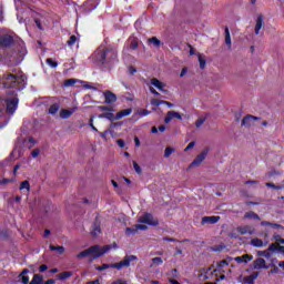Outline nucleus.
<instances>
[{"instance_id": "nucleus-56", "label": "nucleus", "mask_w": 284, "mask_h": 284, "mask_svg": "<svg viewBox=\"0 0 284 284\" xmlns=\"http://www.w3.org/2000/svg\"><path fill=\"white\" fill-rule=\"evenodd\" d=\"M116 144L119 145V148H125V141H123V139H119L116 141Z\"/></svg>"}, {"instance_id": "nucleus-39", "label": "nucleus", "mask_w": 284, "mask_h": 284, "mask_svg": "<svg viewBox=\"0 0 284 284\" xmlns=\"http://www.w3.org/2000/svg\"><path fill=\"white\" fill-rule=\"evenodd\" d=\"M101 139H103L104 141H108V134H114L113 130H105L104 132H100L99 133Z\"/></svg>"}, {"instance_id": "nucleus-45", "label": "nucleus", "mask_w": 284, "mask_h": 284, "mask_svg": "<svg viewBox=\"0 0 284 284\" xmlns=\"http://www.w3.org/2000/svg\"><path fill=\"white\" fill-rule=\"evenodd\" d=\"M100 112H114V108L101 105L99 106Z\"/></svg>"}, {"instance_id": "nucleus-32", "label": "nucleus", "mask_w": 284, "mask_h": 284, "mask_svg": "<svg viewBox=\"0 0 284 284\" xmlns=\"http://www.w3.org/2000/svg\"><path fill=\"white\" fill-rule=\"evenodd\" d=\"M163 241H166V243H190V240L179 241V240L173 239V237H163Z\"/></svg>"}, {"instance_id": "nucleus-14", "label": "nucleus", "mask_w": 284, "mask_h": 284, "mask_svg": "<svg viewBox=\"0 0 284 284\" xmlns=\"http://www.w3.org/2000/svg\"><path fill=\"white\" fill-rule=\"evenodd\" d=\"M254 121H258V118L254 116V115H250L247 114L246 116H244L242 119V123L241 125L243 128H250V125H252L254 123Z\"/></svg>"}, {"instance_id": "nucleus-44", "label": "nucleus", "mask_w": 284, "mask_h": 284, "mask_svg": "<svg viewBox=\"0 0 284 284\" xmlns=\"http://www.w3.org/2000/svg\"><path fill=\"white\" fill-rule=\"evenodd\" d=\"M227 265H230V262L227 260H222V261L217 262V267L220 270H223V267H226Z\"/></svg>"}, {"instance_id": "nucleus-12", "label": "nucleus", "mask_w": 284, "mask_h": 284, "mask_svg": "<svg viewBox=\"0 0 284 284\" xmlns=\"http://www.w3.org/2000/svg\"><path fill=\"white\" fill-rule=\"evenodd\" d=\"M104 103L112 104L116 103V94L110 90L103 92Z\"/></svg>"}, {"instance_id": "nucleus-46", "label": "nucleus", "mask_w": 284, "mask_h": 284, "mask_svg": "<svg viewBox=\"0 0 284 284\" xmlns=\"http://www.w3.org/2000/svg\"><path fill=\"white\" fill-rule=\"evenodd\" d=\"M199 63H200V69L205 70V65H206L207 61L205 59H203L201 55H199Z\"/></svg>"}, {"instance_id": "nucleus-13", "label": "nucleus", "mask_w": 284, "mask_h": 284, "mask_svg": "<svg viewBox=\"0 0 284 284\" xmlns=\"http://www.w3.org/2000/svg\"><path fill=\"white\" fill-rule=\"evenodd\" d=\"M172 119H178L179 121H182L183 115H181V113H179L176 111H169L164 119V123H170L172 121Z\"/></svg>"}, {"instance_id": "nucleus-28", "label": "nucleus", "mask_w": 284, "mask_h": 284, "mask_svg": "<svg viewBox=\"0 0 284 284\" xmlns=\"http://www.w3.org/2000/svg\"><path fill=\"white\" fill-rule=\"evenodd\" d=\"M71 276H73V273L71 271H64L58 274L57 278H59V281H67V278H70Z\"/></svg>"}, {"instance_id": "nucleus-40", "label": "nucleus", "mask_w": 284, "mask_h": 284, "mask_svg": "<svg viewBox=\"0 0 284 284\" xmlns=\"http://www.w3.org/2000/svg\"><path fill=\"white\" fill-rule=\"evenodd\" d=\"M77 41H78L77 36H71L69 38V40L67 41V45H69V48H72V45H74V43H77Z\"/></svg>"}, {"instance_id": "nucleus-23", "label": "nucleus", "mask_w": 284, "mask_h": 284, "mask_svg": "<svg viewBox=\"0 0 284 284\" xmlns=\"http://www.w3.org/2000/svg\"><path fill=\"white\" fill-rule=\"evenodd\" d=\"M254 256L250 254H244L242 256L235 257V261L237 263H250V261H253Z\"/></svg>"}, {"instance_id": "nucleus-35", "label": "nucleus", "mask_w": 284, "mask_h": 284, "mask_svg": "<svg viewBox=\"0 0 284 284\" xmlns=\"http://www.w3.org/2000/svg\"><path fill=\"white\" fill-rule=\"evenodd\" d=\"M59 108H60L59 103L52 104L49 108V114H52V115L57 114V112H59Z\"/></svg>"}, {"instance_id": "nucleus-30", "label": "nucleus", "mask_w": 284, "mask_h": 284, "mask_svg": "<svg viewBox=\"0 0 284 284\" xmlns=\"http://www.w3.org/2000/svg\"><path fill=\"white\" fill-rule=\"evenodd\" d=\"M29 284H43V275L34 274Z\"/></svg>"}, {"instance_id": "nucleus-59", "label": "nucleus", "mask_w": 284, "mask_h": 284, "mask_svg": "<svg viewBox=\"0 0 284 284\" xmlns=\"http://www.w3.org/2000/svg\"><path fill=\"white\" fill-rule=\"evenodd\" d=\"M0 239H8V231H0Z\"/></svg>"}, {"instance_id": "nucleus-60", "label": "nucleus", "mask_w": 284, "mask_h": 284, "mask_svg": "<svg viewBox=\"0 0 284 284\" xmlns=\"http://www.w3.org/2000/svg\"><path fill=\"white\" fill-rule=\"evenodd\" d=\"M271 267H273V268L270 271L271 274H278V266L271 265Z\"/></svg>"}, {"instance_id": "nucleus-36", "label": "nucleus", "mask_w": 284, "mask_h": 284, "mask_svg": "<svg viewBox=\"0 0 284 284\" xmlns=\"http://www.w3.org/2000/svg\"><path fill=\"white\" fill-rule=\"evenodd\" d=\"M136 232H138V229L135 226L125 229L126 236H134V234H136Z\"/></svg>"}, {"instance_id": "nucleus-64", "label": "nucleus", "mask_w": 284, "mask_h": 284, "mask_svg": "<svg viewBox=\"0 0 284 284\" xmlns=\"http://www.w3.org/2000/svg\"><path fill=\"white\" fill-rule=\"evenodd\" d=\"M85 284H101V282L99 281V278L93 280V281H89Z\"/></svg>"}, {"instance_id": "nucleus-62", "label": "nucleus", "mask_w": 284, "mask_h": 284, "mask_svg": "<svg viewBox=\"0 0 284 284\" xmlns=\"http://www.w3.org/2000/svg\"><path fill=\"white\" fill-rule=\"evenodd\" d=\"M275 241H277V243H281L282 245H284V239H282L280 235L274 236Z\"/></svg>"}, {"instance_id": "nucleus-49", "label": "nucleus", "mask_w": 284, "mask_h": 284, "mask_svg": "<svg viewBox=\"0 0 284 284\" xmlns=\"http://www.w3.org/2000/svg\"><path fill=\"white\" fill-rule=\"evenodd\" d=\"M133 168H134L136 174H141L142 170H141V166L139 165V163L133 162Z\"/></svg>"}, {"instance_id": "nucleus-37", "label": "nucleus", "mask_w": 284, "mask_h": 284, "mask_svg": "<svg viewBox=\"0 0 284 284\" xmlns=\"http://www.w3.org/2000/svg\"><path fill=\"white\" fill-rule=\"evenodd\" d=\"M77 83V79H67L63 83L64 88H72Z\"/></svg>"}, {"instance_id": "nucleus-4", "label": "nucleus", "mask_w": 284, "mask_h": 284, "mask_svg": "<svg viewBox=\"0 0 284 284\" xmlns=\"http://www.w3.org/2000/svg\"><path fill=\"white\" fill-rule=\"evenodd\" d=\"M131 261H139L136 255H125L123 261L114 264H102L101 266L95 267L98 272H103L104 270H123V267H130Z\"/></svg>"}, {"instance_id": "nucleus-41", "label": "nucleus", "mask_w": 284, "mask_h": 284, "mask_svg": "<svg viewBox=\"0 0 284 284\" xmlns=\"http://www.w3.org/2000/svg\"><path fill=\"white\" fill-rule=\"evenodd\" d=\"M265 185L266 187H272V190H283V185H276L272 182H266Z\"/></svg>"}, {"instance_id": "nucleus-17", "label": "nucleus", "mask_w": 284, "mask_h": 284, "mask_svg": "<svg viewBox=\"0 0 284 284\" xmlns=\"http://www.w3.org/2000/svg\"><path fill=\"white\" fill-rule=\"evenodd\" d=\"M151 85H153L154 88H156L158 90H160V92H166L165 91V84L163 82H161V80L153 78L151 79Z\"/></svg>"}, {"instance_id": "nucleus-33", "label": "nucleus", "mask_w": 284, "mask_h": 284, "mask_svg": "<svg viewBox=\"0 0 284 284\" xmlns=\"http://www.w3.org/2000/svg\"><path fill=\"white\" fill-rule=\"evenodd\" d=\"M152 264L150 265V267H154L158 265H163V258L162 257H153L152 260Z\"/></svg>"}, {"instance_id": "nucleus-57", "label": "nucleus", "mask_w": 284, "mask_h": 284, "mask_svg": "<svg viewBox=\"0 0 284 284\" xmlns=\"http://www.w3.org/2000/svg\"><path fill=\"white\" fill-rule=\"evenodd\" d=\"M121 125H123V122H112L111 124H110V128L112 129V128H119V126H121Z\"/></svg>"}, {"instance_id": "nucleus-43", "label": "nucleus", "mask_w": 284, "mask_h": 284, "mask_svg": "<svg viewBox=\"0 0 284 284\" xmlns=\"http://www.w3.org/2000/svg\"><path fill=\"white\" fill-rule=\"evenodd\" d=\"M20 190H28L30 192V182L28 180L21 182Z\"/></svg>"}, {"instance_id": "nucleus-42", "label": "nucleus", "mask_w": 284, "mask_h": 284, "mask_svg": "<svg viewBox=\"0 0 284 284\" xmlns=\"http://www.w3.org/2000/svg\"><path fill=\"white\" fill-rule=\"evenodd\" d=\"M47 64H49L50 68H58L59 67V62L54 61L52 58L47 59Z\"/></svg>"}, {"instance_id": "nucleus-38", "label": "nucleus", "mask_w": 284, "mask_h": 284, "mask_svg": "<svg viewBox=\"0 0 284 284\" xmlns=\"http://www.w3.org/2000/svg\"><path fill=\"white\" fill-rule=\"evenodd\" d=\"M149 43H153L155 45V48H160L161 47V40H159V38L156 37H152L149 39Z\"/></svg>"}, {"instance_id": "nucleus-7", "label": "nucleus", "mask_w": 284, "mask_h": 284, "mask_svg": "<svg viewBox=\"0 0 284 284\" xmlns=\"http://www.w3.org/2000/svg\"><path fill=\"white\" fill-rule=\"evenodd\" d=\"M260 225H262V227H265L264 233H263L264 239H270V229L268 227H272V230H284L283 225L267 222V221H262L260 223Z\"/></svg>"}, {"instance_id": "nucleus-31", "label": "nucleus", "mask_w": 284, "mask_h": 284, "mask_svg": "<svg viewBox=\"0 0 284 284\" xmlns=\"http://www.w3.org/2000/svg\"><path fill=\"white\" fill-rule=\"evenodd\" d=\"M51 252H58L59 254H63L65 252V247L63 246H54L52 244L49 245Z\"/></svg>"}, {"instance_id": "nucleus-52", "label": "nucleus", "mask_w": 284, "mask_h": 284, "mask_svg": "<svg viewBox=\"0 0 284 284\" xmlns=\"http://www.w3.org/2000/svg\"><path fill=\"white\" fill-rule=\"evenodd\" d=\"M151 113V111L143 109L139 112L140 116H148Z\"/></svg>"}, {"instance_id": "nucleus-5", "label": "nucleus", "mask_w": 284, "mask_h": 284, "mask_svg": "<svg viewBox=\"0 0 284 284\" xmlns=\"http://www.w3.org/2000/svg\"><path fill=\"white\" fill-rule=\"evenodd\" d=\"M14 43V37L10 33H2L0 34V49L8 50V48H12Z\"/></svg>"}, {"instance_id": "nucleus-29", "label": "nucleus", "mask_w": 284, "mask_h": 284, "mask_svg": "<svg viewBox=\"0 0 284 284\" xmlns=\"http://www.w3.org/2000/svg\"><path fill=\"white\" fill-rule=\"evenodd\" d=\"M99 234H101V225H99L97 222H94L92 225L91 235H93V237H97V236H99Z\"/></svg>"}, {"instance_id": "nucleus-16", "label": "nucleus", "mask_w": 284, "mask_h": 284, "mask_svg": "<svg viewBox=\"0 0 284 284\" xmlns=\"http://www.w3.org/2000/svg\"><path fill=\"white\" fill-rule=\"evenodd\" d=\"M97 6H99V3H97V0H87L83 3V8L87 12H92V10H97Z\"/></svg>"}, {"instance_id": "nucleus-58", "label": "nucleus", "mask_w": 284, "mask_h": 284, "mask_svg": "<svg viewBox=\"0 0 284 284\" xmlns=\"http://www.w3.org/2000/svg\"><path fill=\"white\" fill-rule=\"evenodd\" d=\"M111 284H128V281L120 278V280L113 281Z\"/></svg>"}, {"instance_id": "nucleus-3", "label": "nucleus", "mask_w": 284, "mask_h": 284, "mask_svg": "<svg viewBox=\"0 0 284 284\" xmlns=\"http://www.w3.org/2000/svg\"><path fill=\"white\" fill-rule=\"evenodd\" d=\"M112 250L111 245H104L102 248L100 245H93L82 252H80L75 257L81 261V258L91 257L90 261H97V258H101L103 254H108Z\"/></svg>"}, {"instance_id": "nucleus-9", "label": "nucleus", "mask_w": 284, "mask_h": 284, "mask_svg": "<svg viewBox=\"0 0 284 284\" xmlns=\"http://www.w3.org/2000/svg\"><path fill=\"white\" fill-rule=\"evenodd\" d=\"M209 150L202 151L190 164V168H199L203 163L204 159H207Z\"/></svg>"}, {"instance_id": "nucleus-18", "label": "nucleus", "mask_w": 284, "mask_h": 284, "mask_svg": "<svg viewBox=\"0 0 284 284\" xmlns=\"http://www.w3.org/2000/svg\"><path fill=\"white\" fill-rule=\"evenodd\" d=\"M237 232H239V234H242V235H245V234L252 235V234H254V229L250 225H245V226H240L237 229Z\"/></svg>"}, {"instance_id": "nucleus-55", "label": "nucleus", "mask_w": 284, "mask_h": 284, "mask_svg": "<svg viewBox=\"0 0 284 284\" xmlns=\"http://www.w3.org/2000/svg\"><path fill=\"white\" fill-rule=\"evenodd\" d=\"M135 227H136L138 231L139 230H142V231L148 230V225H144V224H135Z\"/></svg>"}, {"instance_id": "nucleus-50", "label": "nucleus", "mask_w": 284, "mask_h": 284, "mask_svg": "<svg viewBox=\"0 0 284 284\" xmlns=\"http://www.w3.org/2000/svg\"><path fill=\"white\" fill-rule=\"evenodd\" d=\"M171 276H173V278H179V270L178 268H172L171 270Z\"/></svg>"}, {"instance_id": "nucleus-26", "label": "nucleus", "mask_w": 284, "mask_h": 284, "mask_svg": "<svg viewBox=\"0 0 284 284\" xmlns=\"http://www.w3.org/2000/svg\"><path fill=\"white\" fill-rule=\"evenodd\" d=\"M225 44L229 47V50H232V36L230 34V28L225 27Z\"/></svg>"}, {"instance_id": "nucleus-21", "label": "nucleus", "mask_w": 284, "mask_h": 284, "mask_svg": "<svg viewBox=\"0 0 284 284\" xmlns=\"http://www.w3.org/2000/svg\"><path fill=\"white\" fill-rule=\"evenodd\" d=\"M265 26V21L262 14H260L256 19V24H255V34H260L261 28Z\"/></svg>"}, {"instance_id": "nucleus-8", "label": "nucleus", "mask_w": 284, "mask_h": 284, "mask_svg": "<svg viewBox=\"0 0 284 284\" xmlns=\"http://www.w3.org/2000/svg\"><path fill=\"white\" fill-rule=\"evenodd\" d=\"M4 103L7 105L8 114H13L14 112H17V108H19V98L14 97L11 99H6Z\"/></svg>"}, {"instance_id": "nucleus-27", "label": "nucleus", "mask_w": 284, "mask_h": 284, "mask_svg": "<svg viewBox=\"0 0 284 284\" xmlns=\"http://www.w3.org/2000/svg\"><path fill=\"white\" fill-rule=\"evenodd\" d=\"M244 219H251L253 221H261V216L256 213H254V211H248L244 214Z\"/></svg>"}, {"instance_id": "nucleus-51", "label": "nucleus", "mask_w": 284, "mask_h": 284, "mask_svg": "<svg viewBox=\"0 0 284 284\" xmlns=\"http://www.w3.org/2000/svg\"><path fill=\"white\" fill-rule=\"evenodd\" d=\"M19 277L22 278V284H30V277L29 276L22 275V276H19Z\"/></svg>"}, {"instance_id": "nucleus-63", "label": "nucleus", "mask_w": 284, "mask_h": 284, "mask_svg": "<svg viewBox=\"0 0 284 284\" xmlns=\"http://www.w3.org/2000/svg\"><path fill=\"white\" fill-rule=\"evenodd\" d=\"M54 283H57V281H54V278H49L44 283L42 282V284H54Z\"/></svg>"}, {"instance_id": "nucleus-47", "label": "nucleus", "mask_w": 284, "mask_h": 284, "mask_svg": "<svg viewBox=\"0 0 284 284\" xmlns=\"http://www.w3.org/2000/svg\"><path fill=\"white\" fill-rule=\"evenodd\" d=\"M225 250V245H215L212 247V252H223Z\"/></svg>"}, {"instance_id": "nucleus-22", "label": "nucleus", "mask_w": 284, "mask_h": 284, "mask_svg": "<svg viewBox=\"0 0 284 284\" xmlns=\"http://www.w3.org/2000/svg\"><path fill=\"white\" fill-rule=\"evenodd\" d=\"M99 119H108V121H111V122L119 121V119H116V115H114L112 111H109L108 113H101L99 115Z\"/></svg>"}, {"instance_id": "nucleus-15", "label": "nucleus", "mask_w": 284, "mask_h": 284, "mask_svg": "<svg viewBox=\"0 0 284 284\" xmlns=\"http://www.w3.org/2000/svg\"><path fill=\"white\" fill-rule=\"evenodd\" d=\"M256 278H258V272H254L251 275L244 276L242 284H256Z\"/></svg>"}, {"instance_id": "nucleus-6", "label": "nucleus", "mask_w": 284, "mask_h": 284, "mask_svg": "<svg viewBox=\"0 0 284 284\" xmlns=\"http://www.w3.org/2000/svg\"><path fill=\"white\" fill-rule=\"evenodd\" d=\"M138 223H144L145 225H151L152 227H156L159 225V220L154 219L152 213H144L139 220Z\"/></svg>"}, {"instance_id": "nucleus-61", "label": "nucleus", "mask_w": 284, "mask_h": 284, "mask_svg": "<svg viewBox=\"0 0 284 284\" xmlns=\"http://www.w3.org/2000/svg\"><path fill=\"white\" fill-rule=\"evenodd\" d=\"M129 74H131V75L136 74V68L130 67L129 68Z\"/></svg>"}, {"instance_id": "nucleus-25", "label": "nucleus", "mask_w": 284, "mask_h": 284, "mask_svg": "<svg viewBox=\"0 0 284 284\" xmlns=\"http://www.w3.org/2000/svg\"><path fill=\"white\" fill-rule=\"evenodd\" d=\"M130 114H132V109H124L115 114V119H118V121H121L123 116H130Z\"/></svg>"}, {"instance_id": "nucleus-2", "label": "nucleus", "mask_w": 284, "mask_h": 284, "mask_svg": "<svg viewBox=\"0 0 284 284\" xmlns=\"http://www.w3.org/2000/svg\"><path fill=\"white\" fill-rule=\"evenodd\" d=\"M2 85L9 91L8 94H17L26 88V77L23 74L6 73L2 77Z\"/></svg>"}, {"instance_id": "nucleus-1", "label": "nucleus", "mask_w": 284, "mask_h": 284, "mask_svg": "<svg viewBox=\"0 0 284 284\" xmlns=\"http://www.w3.org/2000/svg\"><path fill=\"white\" fill-rule=\"evenodd\" d=\"M92 59L99 65L112 68V65L119 61V51L112 45L104 48L99 47L92 54Z\"/></svg>"}, {"instance_id": "nucleus-24", "label": "nucleus", "mask_w": 284, "mask_h": 284, "mask_svg": "<svg viewBox=\"0 0 284 284\" xmlns=\"http://www.w3.org/2000/svg\"><path fill=\"white\" fill-rule=\"evenodd\" d=\"M275 250H270V246L265 251H257V256H264V258H272Z\"/></svg>"}, {"instance_id": "nucleus-48", "label": "nucleus", "mask_w": 284, "mask_h": 284, "mask_svg": "<svg viewBox=\"0 0 284 284\" xmlns=\"http://www.w3.org/2000/svg\"><path fill=\"white\" fill-rule=\"evenodd\" d=\"M205 121H206L205 118L197 119L196 122H195V126L201 128V125H203V123H205Z\"/></svg>"}, {"instance_id": "nucleus-19", "label": "nucleus", "mask_w": 284, "mask_h": 284, "mask_svg": "<svg viewBox=\"0 0 284 284\" xmlns=\"http://www.w3.org/2000/svg\"><path fill=\"white\" fill-rule=\"evenodd\" d=\"M267 243H268L267 241L263 242V240H261L258 237H254L251 240V245L253 247H266Z\"/></svg>"}, {"instance_id": "nucleus-11", "label": "nucleus", "mask_w": 284, "mask_h": 284, "mask_svg": "<svg viewBox=\"0 0 284 284\" xmlns=\"http://www.w3.org/2000/svg\"><path fill=\"white\" fill-rule=\"evenodd\" d=\"M221 221V216L212 215L202 217V225H216V223Z\"/></svg>"}, {"instance_id": "nucleus-54", "label": "nucleus", "mask_w": 284, "mask_h": 284, "mask_svg": "<svg viewBox=\"0 0 284 284\" xmlns=\"http://www.w3.org/2000/svg\"><path fill=\"white\" fill-rule=\"evenodd\" d=\"M194 145H196L195 142H190V143L186 145V148L184 149V152H187V151L192 150V148H194Z\"/></svg>"}, {"instance_id": "nucleus-34", "label": "nucleus", "mask_w": 284, "mask_h": 284, "mask_svg": "<svg viewBox=\"0 0 284 284\" xmlns=\"http://www.w3.org/2000/svg\"><path fill=\"white\" fill-rule=\"evenodd\" d=\"M173 152H176V150L174 148L168 146L164 150V159H170V156H172Z\"/></svg>"}, {"instance_id": "nucleus-20", "label": "nucleus", "mask_w": 284, "mask_h": 284, "mask_svg": "<svg viewBox=\"0 0 284 284\" xmlns=\"http://www.w3.org/2000/svg\"><path fill=\"white\" fill-rule=\"evenodd\" d=\"M74 109H61L60 119H70L74 114Z\"/></svg>"}, {"instance_id": "nucleus-10", "label": "nucleus", "mask_w": 284, "mask_h": 284, "mask_svg": "<svg viewBox=\"0 0 284 284\" xmlns=\"http://www.w3.org/2000/svg\"><path fill=\"white\" fill-rule=\"evenodd\" d=\"M253 270H270V265H267V262L263 257H257L253 262Z\"/></svg>"}, {"instance_id": "nucleus-53", "label": "nucleus", "mask_w": 284, "mask_h": 284, "mask_svg": "<svg viewBox=\"0 0 284 284\" xmlns=\"http://www.w3.org/2000/svg\"><path fill=\"white\" fill-rule=\"evenodd\" d=\"M40 150L39 149H34L32 152H31V156L33 158V159H37V156H39V154H40Z\"/></svg>"}]
</instances>
